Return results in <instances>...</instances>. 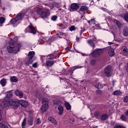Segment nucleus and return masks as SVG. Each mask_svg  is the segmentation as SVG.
Here are the masks:
<instances>
[{
    "label": "nucleus",
    "mask_w": 128,
    "mask_h": 128,
    "mask_svg": "<svg viewBox=\"0 0 128 128\" xmlns=\"http://www.w3.org/2000/svg\"><path fill=\"white\" fill-rule=\"evenodd\" d=\"M58 110H59L58 114L60 116H62V114H64V107L60 105V106L58 107Z\"/></svg>",
    "instance_id": "f3484780"
},
{
    "label": "nucleus",
    "mask_w": 128,
    "mask_h": 128,
    "mask_svg": "<svg viewBox=\"0 0 128 128\" xmlns=\"http://www.w3.org/2000/svg\"><path fill=\"white\" fill-rule=\"evenodd\" d=\"M108 54L110 56H114V50L110 48L108 52Z\"/></svg>",
    "instance_id": "b1692460"
},
{
    "label": "nucleus",
    "mask_w": 128,
    "mask_h": 128,
    "mask_svg": "<svg viewBox=\"0 0 128 128\" xmlns=\"http://www.w3.org/2000/svg\"><path fill=\"white\" fill-rule=\"evenodd\" d=\"M102 120H108V114H104L102 115L100 118Z\"/></svg>",
    "instance_id": "aec40b11"
},
{
    "label": "nucleus",
    "mask_w": 128,
    "mask_h": 128,
    "mask_svg": "<svg viewBox=\"0 0 128 128\" xmlns=\"http://www.w3.org/2000/svg\"><path fill=\"white\" fill-rule=\"evenodd\" d=\"M20 104L21 106H24V108H26V106H28V101L22 100V101L20 102Z\"/></svg>",
    "instance_id": "412c9836"
},
{
    "label": "nucleus",
    "mask_w": 128,
    "mask_h": 128,
    "mask_svg": "<svg viewBox=\"0 0 128 128\" xmlns=\"http://www.w3.org/2000/svg\"><path fill=\"white\" fill-rule=\"evenodd\" d=\"M88 42L92 48H94V41H93L92 40H88Z\"/></svg>",
    "instance_id": "c85d7f7f"
},
{
    "label": "nucleus",
    "mask_w": 128,
    "mask_h": 128,
    "mask_svg": "<svg viewBox=\"0 0 128 128\" xmlns=\"http://www.w3.org/2000/svg\"><path fill=\"white\" fill-rule=\"evenodd\" d=\"M32 66V68H38V63L35 62V63L33 64Z\"/></svg>",
    "instance_id": "a19ab883"
},
{
    "label": "nucleus",
    "mask_w": 128,
    "mask_h": 128,
    "mask_svg": "<svg viewBox=\"0 0 128 128\" xmlns=\"http://www.w3.org/2000/svg\"><path fill=\"white\" fill-rule=\"evenodd\" d=\"M123 34L124 36H128V28H126L124 30Z\"/></svg>",
    "instance_id": "bb28decb"
},
{
    "label": "nucleus",
    "mask_w": 128,
    "mask_h": 128,
    "mask_svg": "<svg viewBox=\"0 0 128 128\" xmlns=\"http://www.w3.org/2000/svg\"><path fill=\"white\" fill-rule=\"evenodd\" d=\"M96 86L97 88H104V85H102V83H98Z\"/></svg>",
    "instance_id": "2f4dec72"
},
{
    "label": "nucleus",
    "mask_w": 128,
    "mask_h": 128,
    "mask_svg": "<svg viewBox=\"0 0 128 128\" xmlns=\"http://www.w3.org/2000/svg\"><path fill=\"white\" fill-rule=\"evenodd\" d=\"M69 30H70V32H72V30H76V28L74 27V26H72L69 28Z\"/></svg>",
    "instance_id": "4c0bfd02"
},
{
    "label": "nucleus",
    "mask_w": 128,
    "mask_h": 128,
    "mask_svg": "<svg viewBox=\"0 0 128 128\" xmlns=\"http://www.w3.org/2000/svg\"><path fill=\"white\" fill-rule=\"evenodd\" d=\"M28 28L31 34H36V28H34V27L32 24H30L28 26Z\"/></svg>",
    "instance_id": "9d476101"
},
{
    "label": "nucleus",
    "mask_w": 128,
    "mask_h": 128,
    "mask_svg": "<svg viewBox=\"0 0 128 128\" xmlns=\"http://www.w3.org/2000/svg\"><path fill=\"white\" fill-rule=\"evenodd\" d=\"M22 43L18 41L8 46L7 50L9 54H18L20 52V48H22Z\"/></svg>",
    "instance_id": "f257e3e1"
},
{
    "label": "nucleus",
    "mask_w": 128,
    "mask_h": 128,
    "mask_svg": "<svg viewBox=\"0 0 128 128\" xmlns=\"http://www.w3.org/2000/svg\"><path fill=\"white\" fill-rule=\"evenodd\" d=\"M10 80L11 82H18V78L16 76H12L10 78Z\"/></svg>",
    "instance_id": "a211bd4d"
},
{
    "label": "nucleus",
    "mask_w": 128,
    "mask_h": 128,
    "mask_svg": "<svg viewBox=\"0 0 128 128\" xmlns=\"http://www.w3.org/2000/svg\"><path fill=\"white\" fill-rule=\"evenodd\" d=\"M26 118H24L22 124V128H26Z\"/></svg>",
    "instance_id": "cd10ccee"
},
{
    "label": "nucleus",
    "mask_w": 128,
    "mask_h": 128,
    "mask_svg": "<svg viewBox=\"0 0 128 128\" xmlns=\"http://www.w3.org/2000/svg\"><path fill=\"white\" fill-rule=\"evenodd\" d=\"M48 104H44L40 108L42 112H46V111L48 110Z\"/></svg>",
    "instance_id": "9b49d317"
},
{
    "label": "nucleus",
    "mask_w": 128,
    "mask_h": 128,
    "mask_svg": "<svg viewBox=\"0 0 128 128\" xmlns=\"http://www.w3.org/2000/svg\"><path fill=\"white\" fill-rule=\"evenodd\" d=\"M14 92L15 94H16L17 96H19L20 98H24V93L22 92H20L19 90H16Z\"/></svg>",
    "instance_id": "f8f14e48"
},
{
    "label": "nucleus",
    "mask_w": 128,
    "mask_h": 128,
    "mask_svg": "<svg viewBox=\"0 0 128 128\" xmlns=\"http://www.w3.org/2000/svg\"><path fill=\"white\" fill-rule=\"evenodd\" d=\"M96 26H98V25H96Z\"/></svg>",
    "instance_id": "13d9d810"
},
{
    "label": "nucleus",
    "mask_w": 128,
    "mask_h": 128,
    "mask_svg": "<svg viewBox=\"0 0 128 128\" xmlns=\"http://www.w3.org/2000/svg\"><path fill=\"white\" fill-rule=\"evenodd\" d=\"M2 119V110L0 108V120Z\"/></svg>",
    "instance_id": "a18cd8bd"
},
{
    "label": "nucleus",
    "mask_w": 128,
    "mask_h": 128,
    "mask_svg": "<svg viewBox=\"0 0 128 128\" xmlns=\"http://www.w3.org/2000/svg\"><path fill=\"white\" fill-rule=\"evenodd\" d=\"M43 4H44V6H49V8H50V4H48L44 3Z\"/></svg>",
    "instance_id": "49530a36"
},
{
    "label": "nucleus",
    "mask_w": 128,
    "mask_h": 128,
    "mask_svg": "<svg viewBox=\"0 0 128 128\" xmlns=\"http://www.w3.org/2000/svg\"><path fill=\"white\" fill-rule=\"evenodd\" d=\"M64 106L66 108V110H72V106H70V103L68 102H66L64 103Z\"/></svg>",
    "instance_id": "4be33fe9"
},
{
    "label": "nucleus",
    "mask_w": 128,
    "mask_h": 128,
    "mask_svg": "<svg viewBox=\"0 0 128 128\" xmlns=\"http://www.w3.org/2000/svg\"><path fill=\"white\" fill-rule=\"evenodd\" d=\"M120 118L122 120H124V122H126V117L124 115H122Z\"/></svg>",
    "instance_id": "c9c22d12"
},
{
    "label": "nucleus",
    "mask_w": 128,
    "mask_h": 128,
    "mask_svg": "<svg viewBox=\"0 0 128 128\" xmlns=\"http://www.w3.org/2000/svg\"><path fill=\"white\" fill-rule=\"evenodd\" d=\"M100 54H102V49H96L92 52V56H98Z\"/></svg>",
    "instance_id": "0eeeda50"
},
{
    "label": "nucleus",
    "mask_w": 128,
    "mask_h": 128,
    "mask_svg": "<svg viewBox=\"0 0 128 128\" xmlns=\"http://www.w3.org/2000/svg\"><path fill=\"white\" fill-rule=\"evenodd\" d=\"M127 8H128V4L127 5Z\"/></svg>",
    "instance_id": "4d7b16f0"
},
{
    "label": "nucleus",
    "mask_w": 128,
    "mask_h": 128,
    "mask_svg": "<svg viewBox=\"0 0 128 128\" xmlns=\"http://www.w3.org/2000/svg\"><path fill=\"white\" fill-rule=\"evenodd\" d=\"M90 22H91V24H94V19H92L91 20H90Z\"/></svg>",
    "instance_id": "de8ad7c7"
},
{
    "label": "nucleus",
    "mask_w": 128,
    "mask_h": 128,
    "mask_svg": "<svg viewBox=\"0 0 128 128\" xmlns=\"http://www.w3.org/2000/svg\"><path fill=\"white\" fill-rule=\"evenodd\" d=\"M66 50H68V48H66Z\"/></svg>",
    "instance_id": "6e6d98bb"
},
{
    "label": "nucleus",
    "mask_w": 128,
    "mask_h": 128,
    "mask_svg": "<svg viewBox=\"0 0 128 128\" xmlns=\"http://www.w3.org/2000/svg\"><path fill=\"white\" fill-rule=\"evenodd\" d=\"M44 10L46 11H42V8H37V12L38 14H40L41 12V18H46L50 16V10L46 8H44Z\"/></svg>",
    "instance_id": "f03ea898"
},
{
    "label": "nucleus",
    "mask_w": 128,
    "mask_h": 128,
    "mask_svg": "<svg viewBox=\"0 0 128 128\" xmlns=\"http://www.w3.org/2000/svg\"><path fill=\"white\" fill-rule=\"evenodd\" d=\"M80 12H88V8L86 6H82L80 9Z\"/></svg>",
    "instance_id": "2eb2a0df"
},
{
    "label": "nucleus",
    "mask_w": 128,
    "mask_h": 128,
    "mask_svg": "<svg viewBox=\"0 0 128 128\" xmlns=\"http://www.w3.org/2000/svg\"><path fill=\"white\" fill-rule=\"evenodd\" d=\"M56 18H58V16H53L52 18V20H54V22H55V20H56Z\"/></svg>",
    "instance_id": "c03bdc74"
},
{
    "label": "nucleus",
    "mask_w": 128,
    "mask_h": 128,
    "mask_svg": "<svg viewBox=\"0 0 128 128\" xmlns=\"http://www.w3.org/2000/svg\"><path fill=\"white\" fill-rule=\"evenodd\" d=\"M28 124L30 126H32L34 124V120L32 119L28 120Z\"/></svg>",
    "instance_id": "f704fd0d"
},
{
    "label": "nucleus",
    "mask_w": 128,
    "mask_h": 128,
    "mask_svg": "<svg viewBox=\"0 0 128 128\" xmlns=\"http://www.w3.org/2000/svg\"><path fill=\"white\" fill-rule=\"evenodd\" d=\"M104 72L108 78L110 76V72H112V66H107L104 70Z\"/></svg>",
    "instance_id": "39448f33"
},
{
    "label": "nucleus",
    "mask_w": 128,
    "mask_h": 128,
    "mask_svg": "<svg viewBox=\"0 0 128 128\" xmlns=\"http://www.w3.org/2000/svg\"><path fill=\"white\" fill-rule=\"evenodd\" d=\"M24 14L20 13L17 14L16 18H12L10 20V22L12 24H18V21L22 18V16Z\"/></svg>",
    "instance_id": "20e7f679"
},
{
    "label": "nucleus",
    "mask_w": 128,
    "mask_h": 128,
    "mask_svg": "<svg viewBox=\"0 0 128 128\" xmlns=\"http://www.w3.org/2000/svg\"><path fill=\"white\" fill-rule=\"evenodd\" d=\"M122 94V92H120V90H116L114 92L113 94H114V96H118V95L120 94Z\"/></svg>",
    "instance_id": "c756f323"
},
{
    "label": "nucleus",
    "mask_w": 128,
    "mask_h": 128,
    "mask_svg": "<svg viewBox=\"0 0 128 128\" xmlns=\"http://www.w3.org/2000/svg\"><path fill=\"white\" fill-rule=\"evenodd\" d=\"M4 22H6V18L4 17H0V24H4Z\"/></svg>",
    "instance_id": "7c9ffc66"
},
{
    "label": "nucleus",
    "mask_w": 128,
    "mask_h": 128,
    "mask_svg": "<svg viewBox=\"0 0 128 128\" xmlns=\"http://www.w3.org/2000/svg\"><path fill=\"white\" fill-rule=\"evenodd\" d=\"M82 68V66H76L72 67L69 70L68 74H70V76H72V74H74V72L76 70H77V68Z\"/></svg>",
    "instance_id": "1a4fd4ad"
},
{
    "label": "nucleus",
    "mask_w": 128,
    "mask_h": 128,
    "mask_svg": "<svg viewBox=\"0 0 128 128\" xmlns=\"http://www.w3.org/2000/svg\"><path fill=\"white\" fill-rule=\"evenodd\" d=\"M10 106V101H6V100H4L2 104H0V107L2 108H9Z\"/></svg>",
    "instance_id": "423d86ee"
},
{
    "label": "nucleus",
    "mask_w": 128,
    "mask_h": 128,
    "mask_svg": "<svg viewBox=\"0 0 128 128\" xmlns=\"http://www.w3.org/2000/svg\"><path fill=\"white\" fill-rule=\"evenodd\" d=\"M53 104H56V106H62V101L58 100H53Z\"/></svg>",
    "instance_id": "5701e85b"
},
{
    "label": "nucleus",
    "mask_w": 128,
    "mask_h": 128,
    "mask_svg": "<svg viewBox=\"0 0 128 128\" xmlns=\"http://www.w3.org/2000/svg\"><path fill=\"white\" fill-rule=\"evenodd\" d=\"M126 70L127 72H128V62L126 64Z\"/></svg>",
    "instance_id": "09e8293b"
},
{
    "label": "nucleus",
    "mask_w": 128,
    "mask_h": 128,
    "mask_svg": "<svg viewBox=\"0 0 128 128\" xmlns=\"http://www.w3.org/2000/svg\"><path fill=\"white\" fill-rule=\"evenodd\" d=\"M122 50L124 56H128V50L126 46L122 47Z\"/></svg>",
    "instance_id": "dca6fc26"
},
{
    "label": "nucleus",
    "mask_w": 128,
    "mask_h": 128,
    "mask_svg": "<svg viewBox=\"0 0 128 128\" xmlns=\"http://www.w3.org/2000/svg\"><path fill=\"white\" fill-rule=\"evenodd\" d=\"M25 62L28 66V64H32L34 62V61L32 59L27 58L25 60Z\"/></svg>",
    "instance_id": "a878e982"
},
{
    "label": "nucleus",
    "mask_w": 128,
    "mask_h": 128,
    "mask_svg": "<svg viewBox=\"0 0 128 128\" xmlns=\"http://www.w3.org/2000/svg\"><path fill=\"white\" fill-rule=\"evenodd\" d=\"M48 120L52 122V124H53L56 125L58 124V122H56V120L54 119V118L52 117H49L48 118Z\"/></svg>",
    "instance_id": "ddd939ff"
},
{
    "label": "nucleus",
    "mask_w": 128,
    "mask_h": 128,
    "mask_svg": "<svg viewBox=\"0 0 128 128\" xmlns=\"http://www.w3.org/2000/svg\"><path fill=\"white\" fill-rule=\"evenodd\" d=\"M6 96L7 98H12V92L10 91L8 92Z\"/></svg>",
    "instance_id": "72a5a7b5"
},
{
    "label": "nucleus",
    "mask_w": 128,
    "mask_h": 128,
    "mask_svg": "<svg viewBox=\"0 0 128 128\" xmlns=\"http://www.w3.org/2000/svg\"><path fill=\"white\" fill-rule=\"evenodd\" d=\"M0 84L2 86H6V79L2 78L0 81Z\"/></svg>",
    "instance_id": "6ab92c4d"
},
{
    "label": "nucleus",
    "mask_w": 128,
    "mask_h": 128,
    "mask_svg": "<svg viewBox=\"0 0 128 128\" xmlns=\"http://www.w3.org/2000/svg\"><path fill=\"white\" fill-rule=\"evenodd\" d=\"M28 58L30 60H32V58L34 56V52L32 51V52H30L28 53Z\"/></svg>",
    "instance_id": "393cba45"
},
{
    "label": "nucleus",
    "mask_w": 128,
    "mask_h": 128,
    "mask_svg": "<svg viewBox=\"0 0 128 128\" xmlns=\"http://www.w3.org/2000/svg\"><path fill=\"white\" fill-rule=\"evenodd\" d=\"M98 0V2H99V0Z\"/></svg>",
    "instance_id": "bf43d9fd"
},
{
    "label": "nucleus",
    "mask_w": 128,
    "mask_h": 128,
    "mask_svg": "<svg viewBox=\"0 0 128 128\" xmlns=\"http://www.w3.org/2000/svg\"><path fill=\"white\" fill-rule=\"evenodd\" d=\"M96 94H102V92L100 90H96Z\"/></svg>",
    "instance_id": "79ce46f5"
},
{
    "label": "nucleus",
    "mask_w": 128,
    "mask_h": 128,
    "mask_svg": "<svg viewBox=\"0 0 128 128\" xmlns=\"http://www.w3.org/2000/svg\"><path fill=\"white\" fill-rule=\"evenodd\" d=\"M80 6L78 4L76 3H74L71 5V9L74 10H78Z\"/></svg>",
    "instance_id": "4468645a"
},
{
    "label": "nucleus",
    "mask_w": 128,
    "mask_h": 128,
    "mask_svg": "<svg viewBox=\"0 0 128 128\" xmlns=\"http://www.w3.org/2000/svg\"><path fill=\"white\" fill-rule=\"evenodd\" d=\"M102 10L104 12H106V8H102Z\"/></svg>",
    "instance_id": "8fccbe9b"
},
{
    "label": "nucleus",
    "mask_w": 128,
    "mask_h": 128,
    "mask_svg": "<svg viewBox=\"0 0 128 128\" xmlns=\"http://www.w3.org/2000/svg\"><path fill=\"white\" fill-rule=\"evenodd\" d=\"M90 64L92 66H94V64H96V60H91L90 61Z\"/></svg>",
    "instance_id": "ea45409f"
},
{
    "label": "nucleus",
    "mask_w": 128,
    "mask_h": 128,
    "mask_svg": "<svg viewBox=\"0 0 128 128\" xmlns=\"http://www.w3.org/2000/svg\"><path fill=\"white\" fill-rule=\"evenodd\" d=\"M44 58H45L44 56H42V60H44Z\"/></svg>",
    "instance_id": "864d4df0"
},
{
    "label": "nucleus",
    "mask_w": 128,
    "mask_h": 128,
    "mask_svg": "<svg viewBox=\"0 0 128 128\" xmlns=\"http://www.w3.org/2000/svg\"><path fill=\"white\" fill-rule=\"evenodd\" d=\"M72 122H74V120H72Z\"/></svg>",
    "instance_id": "5fc2aeb1"
},
{
    "label": "nucleus",
    "mask_w": 128,
    "mask_h": 128,
    "mask_svg": "<svg viewBox=\"0 0 128 128\" xmlns=\"http://www.w3.org/2000/svg\"><path fill=\"white\" fill-rule=\"evenodd\" d=\"M54 58H55L52 56H47L45 66H46L47 68H50V66H52L54 64Z\"/></svg>",
    "instance_id": "7ed1b4c3"
},
{
    "label": "nucleus",
    "mask_w": 128,
    "mask_h": 128,
    "mask_svg": "<svg viewBox=\"0 0 128 128\" xmlns=\"http://www.w3.org/2000/svg\"><path fill=\"white\" fill-rule=\"evenodd\" d=\"M48 98H44L42 99V104H48Z\"/></svg>",
    "instance_id": "58836bf2"
},
{
    "label": "nucleus",
    "mask_w": 128,
    "mask_h": 128,
    "mask_svg": "<svg viewBox=\"0 0 128 128\" xmlns=\"http://www.w3.org/2000/svg\"><path fill=\"white\" fill-rule=\"evenodd\" d=\"M124 102H128V96H126L124 98Z\"/></svg>",
    "instance_id": "37998d69"
},
{
    "label": "nucleus",
    "mask_w": 128,
    "mask_h": 128,
    "mask_svg": "<svg viewBox=\"0 0 128 128\" xmlns=\"http://www.w3.org/2000/svg\"><path fill=\"white\" fill-rule=\"evenodd\" d=\"M112 44V42H108V44Z\"/></svg>",
    "instance_id": "603ef678"
},
{
    "label": "nucleus",
    "mask_w": 128,
    "mask_h": 128,
    "mask_svg": "<svg viewBox=\"0 0 128 128\" xmlns=\"http://www.w3.org/2000/svg\"><path fill=\"white\" fill-rule=\"evenodd\" d=\"M0 128H8V127L3 123H0Z\"/></svg>",
    "instance_id": "e433bc0d"
},
{
    "label": "nucleus",
    "mask_w": 128,
    "mask_h": 128,
    "mask_svg": "<svg viewBox=\"0 0 128 128\" xmlns=\"http://www.w3.org/2000/svg\"><path fill=\"white\" fill-rule=\"evenodd\" d=\"M36 124L38 126H40V124H42V121H40V118H38L36 119Z\"/></svg>",
    "instance_id": "473e14b6"
},
{
    "label": "nucleus",
    "mask_w": 128,
    "mask_h": 128,
    "mask_svg": "<svg viewBox=\"0 0 128 128\" xmlns=\"http://www.w3.org/2000/svg\"><path fill=\"white\" fill-rule=\"evenodd\" d=\"M9 104L10 106H20V102L10 100L9 101Z\"/></svg>",
    "instance_id": "6e6552de"
},
{
    "label": "nucleus",
    "mask_w": 128,
    "mask_h": 128,
    "mask_svg": "<svg viewBox=\"0 0 128 128\" xmlns=\"http://www.w3.org/2000/svg\"><path fill=\"white\" fill-rule=\"evenodd\" d=\"M125 114H126V116H128V110H127L125 112Z\"/></svg>",
    "instance_id": "3c124183"
}]
</instances>
